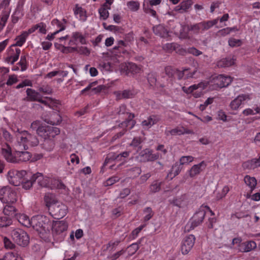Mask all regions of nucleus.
<instances>
[{
    "label": "nucleus",
    "mask_w": 260,
    "mask_h": 260,
    "mask_svg": "<svg viewBox=\"0 0 260 260\" xmlns=\"http://www.w3.org/2000/svg\"><path fill=\"white\" fill-rule=\"evenodd\" d=\"M30 127L35 130L39 136L45 140L43 147L47 151H51L54 146V142L51 140L55 136L59 134L60 129L56 127L50 125H42L41 122L36 120L32 122Z\"/></svg>",
    "instance_id": "nucleus-1"
},
{
    "label": "nucleus",
    "mask_w": 260,
    "mask_h": 260,
    "mask_svg": "<svg viewBox=\"0 0 260 260\" xmlns=\"http://www.w3.org/2000/svg\"><path fill=\"white\" fill-rule=\"evenodd\" d=\"M44 202L50 214L55 219H60L67 214L68 208L64 204L56 201L54 197L46 194L44 197Z\"/></svg>",
    "instance_id": "nucleus-2"
},
{
    "label": "nucleus",
    "mask_w": 260,
    "mask_h": 260,
    "mask_svg": "<svg viewBox=\"0 0 260 260\" xmlns=\"http://www.w3.org/2000/svg\"><path fill=\"white\" fill-rule=\"evenodd\" d=\"M116 112L119 115L125 114H128L129 115L128 118V119L123 121L119 124V127L122 128V130L113 137L112 141H115L117 139L121 137L125 134L127 129H132L135 124V121L133 120L135 117L134 114L127 112L126 106L125 105H121L117 108Z\"/></svg>",
    "instance_id": "nucleus-3"
},
{
    "label": "nucleus",
    "mask_w": 260,
    "mask_h": 260,
    "mask_svg": "<svg viewBox=\"0 0 260 260\" xmlns=\"http://www.w3.org/2000/svg\"><path fill=\"white\" fill-rule=\"evenodd\" d=\"M2 153L8 162H18V161L26 162L31 158V155L28 151H17L16 156H14L12 153L11 147L7 144L6 147L2 148Z\"/></svg>",
    "instance_id": "nucleus-4"
},
{
    "label": "nucleus",
    "mask_w": 260,
    "mask_h": 260,
    "mask_svg": "<svg viewBox=\"0 0 260 260\" xmlns=\"http://www.w3.org/2000/svg\"><path fill=\"white\" fill-rule=\"evenodd\" d=\"M206 210L211 213V215H214V212L208 206H202L192 216L190 221L185 226V230L189 231L193 230L196 227L201 224L206 214Z\"/></svg>",
    "instance_id": "nucleus-5"
},
{
    "label": "nucleus",
    "mask_w": 260,
    "mask_h": 260,
    "mask_svg": "<svg viewBox=\"0 0 260 260\" xmlns=\"http://www.w3.org/2000/svg\"><path fill=\"white\" fill-rule=\"evenodd\" d=\"M51 225V221L42 215L34 216L30 219V227L40 233L48 231Z\"/></svg>",
    "instance_id": "nucleus-6"
},
{
    "label": "nucleus",
    "mask_w": 260,
    "mask_h": 260,
    "mask_svg": "<svg viewBox=\"0 0 260 260\" xmlns=\"http://www.w3.org/2000/svg\"><path fill=\"white\" fill-rule=\"evenodd\" d=\"M17 137L19 145H22L25 150L28 148V146H35L39 143V141L36 136L32 135L25 131L18 129Z\"/></svg>",
    "instance_id": "nucleus-7"
},
{
    "label": "nucleus",
    "mask_w": 260,
    "mask_h": 260,
    "mask_svg": "<svg viewBox=\"0 0 260 260\" xmlns=\"http://www.w3.org/2000/svg\"><path fill=\"white\" fill-rule=\"evenodd\" d=\"M51 228L52 230V234L54 238L58 241H62L66 236V232L68 229V225L64 221H57L51 223Z\"/></svg>",
    "instance_id": "nucleus-8"
},
{
    "label": "nucleus",
    "mask_w": 260,
    "mask_h": 260,
    "mask_svg": "<svg viewBox=\"0 0 260 260\" xmlns=\"http://www.w3.org/2000/svg\"><path fill=\"white\" fill-rule=\"evenodd\" d=\"M17 200L16 192L11 187L6 186L0 189V200L3 204H15Z\"/></svg>",
    "instance_id": "nucleus-9"
},
{
    "label": "nucleus",
    "mask_w": 260,
    "mask_h": 260,
    "mask_svg": "<svg viewBox=\"0 0 260 260\" xmlns=\"http://www.w3.org/2000/svg\"><path fill=\"white\" fill-rule=\"evenodd\" d=\"M59 43H61L67 40H69V45H77L79 43L82 45H86L87 43L86 40V36L85 35L82 34L80 31L73 32L72 34L71 37H70L69 35L60 37L58 39Z\"/></svg>",
    "instance_id": "nucleus-10"
},
{
    "label": "nucleus",
    "mask_w": 260,
    "mask_h": 260,
    "mask_svg": "<svg viewBox=\"0 0 260 260\" xmlns=\"http://www.w3.org/2000/svg\"><path fill=\"white\" fill-rule=\"evenodd\" d=\"M12 237L13 240L19 246L25 247L29 243V237L24 231L16 229L12 232Z\"/></svg>",
    "instance_id": "nucleus-11"
},
{
    "label": "nucleus",
    "mask_w": 260,
    "mask_h": 260,
    "mask_svg": "<svg viewBox=\"0 0 260 260\" xmlns=\"http://www.w3.org/2000/svg\"><path fill=\"white\" fill-rule=\"evenodd\" d=\"M27 175L24 170L17 171L12 170L8 173L7 178L9 182L14 186H19L23 181V178Z\"/></svg>",
    "instance_id": "nucleus-12"
},
{
    "label": "nucleus",
    "mask_w": 260,
    "mask_h": 260,
    "mask_svg": "<svg viewBox=\"0 0 260 260\" xmlns=\"http://www.w3.org/2000/svg\"><path fill=\"white\" fill-rule=\"evenodd\" d=\"M208 82L204 81L201 82L197 84L192 85L189 87L183 86L182 89L187 94L192 93L195 98L200 97L202 94V90L208 86Z\"/></svg>",
    "instance_id": "nucleus-13"
},
{
    "label": "nucleus",
    "mask_w": 260,
    "mask_h": 260,
    "mask_svg": "<svg viewBox=\"0 0 260 260\" xmlns=\"http://www.w3.org/2000/svg\"><path fill=\"white\" fill-rule=\"evenodd\" d=\"M251 99V95L248 93L239 94L236 98L232 101L230 106L232 110H237L244 102Z\"/></svg>",
    "instance_id": "nucleus-14"
},
{
    "label": "nucleus",
    "mask_w": 260,
    "mask_h": 260,
    "mask_svg": "<svg viewBox=\"0 0 260 260\" xmlns=\"http://www.w3.org/2000/svg\"><path fill=\"white\" fill-rule=\"evenodd\" d=\"M196 238L193 235L186 236L183 240L181 245V252L183 254H187L193 247Z\"/></svg>",
    "instance_id": "nucleus-15"
},
{
    "label": "nucleus",
    "mask_w": 260,
    "mask_h": 260,
    "mask_svg": "<svg viewBox=\"0 0 260 260\" xmlns=\"http://www.w3.org/2000/svg\"><path fill=\"white\" fill-rule=\"evenodd\" d=\"M75 17L81 22H85L87 20V11L79 4H76L73 9Z\"/></svg>",
    "instance_id": "nucleus-16"
},
{
    "label": "nucleus",
    "mask_w": 260,
    "mask_h": 260,
    "mask_svg": "<svg viewBox=\"0 0 260 260\" xmlns=\"http://www.w3.org/2000/svg\"><path fill=\"white\" fill-rule=\"evenodd\" d=\"M188 29L193 34L198 35L202 34L205 31L209 29L208 25L206 21H203L199 23H197L192 25H190Z\"/></svg>",
    "instance_id": "nucleus-17"
},
{
    "label": "nucleus",
    "mask_w": 260,
    "mask_h": 260,
    "mask_svg": "<svg viewBox=\"0 0 260 260\" xmlns=\"http://www.w3.org/2000/svg\"><path fill=\"white\" fill-rule=\"evenodd\" d=\"M129 155V152L128 151H124L120 154L109 153L104 162H108L109 161H121L122 162H124L126 161V158Z\"/></svg>",
    "instance_id": "nucleus-18"
},
{
    "label": "nucleus",
    "mask_w": 260,
    "mask_h": 260,
    "mask_svg": "<svg viewBox=\"0 0 260 260\" xmlns=\"http://www.w3.org/2000/svg\"><path fill=\"white\" fill-rule=\"evenodd\" d=\"M162 49L168 53H172L175 51L178 54L183 55L186 52L185 49L181 48L180 45L176 43H167L163 46Z\"/></svg>",
    "instance_id": "nucleus-19"
},
{
    "label": "nucleus",
    "mask_w": 260,
    "mask_h": 260,
    "mask_svg": "<svg viewBox=\"0 0 260 260\" xmlns=\"http://www.w3.org/2000/svg\"><path fill=\"white\" fill-rule=\"evenodd\" d=\"M232 81V78L229 76L219 75L214 80L215 83L220 88L228 86Z\"/></svg>",
    "instance_id": "nucleus-20"
},
{
    "label": "nucleus",
    "mask_w": 260,
    "mask_h": 260,
    "mask_svg": "<svg viewBox=\"0 0 260 260\" xmlns=\"http://www.w3.org/2000/svg\"><path fill=\"white\" fill-rule=\"evenodd\" d=\"M27 97L29 101H38L46 104V101L42 100V95L39 92L31 88H27L26 91Z\"/></svg>",
    "instance_id": "nucleus-21"
},
{
    "label": "nucleus",
    "mask_w": 260,
    "mask_h": 260,
    "mask_svg": "<svg viewBox=\"0 0 260 260\" xmlns=\"http://www.w3.org/2000/svg\"><path fill=\"white\" fill-rule=\"evenodd\" d=\"M50 178L44 177L43 175L40 173H37L32 175V179L35 182L37 181L38 184L42 187H49L50 184Z\"/></svg>",
    "instance_id": "nucleus-22"
},
{
    "label": "nucleus",
    "mask_w": 260,
    "mask_h": 260,
    "mask_svg": "<svg viewBox=\"0 0 260 260\" xmlns=\"http://www.w3.org/2000/svg\"><path fill=\"white\" fill-rule=\"evenodd\" d=\"M121 69L125 71L126 75H128L129 73L135 74L139 73L141 71V68L132 62H128L122 65Z\"/></svg>",
    "instance_id": "nucleus-23"
},
{
    "label": "nucleus",
    "mask_w": 260,
    "mask_h": 260,
    "mask_svg": "<svg viewBox=\"0 0 260 260\" xmlns=\"http://www.w3.org/2000/svg\"><path fill=\"white\" fill-rule=\"evenodd\" d=\"M197 72L196 70L191 71L189 68H184L182 71L178 72V79H189L195 78L194 75Z\"/></svg>",
    "instance_id": "nucleus-24"
},
{
    "label": "nucleus",
    "mask_w": 260,
    "mask_h": 260,
    "mask_svg": "<svg viewBox=\"0 0 260 260\" xmlns=\"http://www.w3.org/2000/svg\"><path fill=\"white\" fill-rule=\"evenodd\" d=\"M18 211L14 206V204H5L4 206L3 213L5 216L10 217H15L17 215Z\"/></svg>",
    "instance_id": "nucleus-25"
},
{
    "label": "nucleus",
    "mask_w": 260,
    "mask_h": 260,
    "mask_svg": "<svg viewBox=\"0 0 260 260\" xmlns=\"http://www.w3.org/2000/svg\"><path fill=\"white\" fill-rule=\"evenodd\" d=\"M192 132L191 130L185 128L184 127H177L171 130L166 131L165 134L167 136L181 135L185 134H190Z\"/></svg>",
    "instance_id": "nucleus-26"
},
{
    "label": "nucleus",
    "mask_w": 260,
    "mask_h": 260,
    "mask_svg": "<svg viewBox=\"0 0 260 260\" xmlns=\"http://www.w3.org/2000/svg\"><path fill=\"white\" fill-rule=\"evenodd\" d=\"M67 23L68 20L66 18H63L61 20H59L57 19H53L51 21L52 25L57 29L55 31L58 34L66 29Z\"/></svg>",
    "instance_id": "nucleus-27"
},
{
    "label": "nucleus",
    "mask_w": 260,
    "mask_h": 260,
    "mask_svg": "<svg viewBox=\"0 0 260 260\" xmlns=\"http://www.w3.org/2000/svg\"><path fill=\"white\" fill-rule=\"evenodd\" d=\"M192 4V0L184 1L175 7V10L181 13L186 12L191 8Z\"/></svg>",
    "instance_id": "nucleus-28"
},
{
    "label": "nucleus",
    "mask_w": 260,
    "mask_h": 260,
    "mask_svg": "<svg viewBox=\"0 0 260 260\" xmlns=\"http://www.w3.org/2000/svg\"><path fill=\"white\" fill-rule=\"evenodd\" d=\"M21 50L19 48H15L14 51L11 47L9 55L7 57L6 61L13 64L18 59Z\"/></svg>",
    "instance_id": "nucleus-29"
},
{
    "label": "nucleus",
    "mask_w": 260,
    "mask_h": 260,
    "mask_svg": "<svg viewBox=\"0 0 260 260\" xmlns=\"http://www.w3.org/2000/svg\"><path fill=\"white\" fill-rule=\"evenodd\" d=\"M154 33L161 38H168L169 36L167 29L161 24L155 26L153 28Z\"/></svg>",
    "instance_id": "nucleus-30"
},
{
    "label": "nucleus",
    "mask_w": 260,
    "mask_h": 260,
    "mask_svg": "<svg viewBox=\"0 0 260 260\" xmlns=\"http://www.w3.org/2000/svg\"><path fill=\"white\" fill-rule=\"evenodd\" d=\"M50 184L49 188L51 189H59L64 190L66 192L67 187L66 185L59 180L54 178L49 179Z\"/></svg>",
    "instance_id": "nucleus-31"
},
{
    "label": "nucleus",
    "mask_w": 260,
    "mask_h": 260,
    "mask_svg": "<svg viewBox=\"0 0 260 260\" xmlns=\"http://www.w3.org/2000/svg\"><path fill=\"white\" fill-rule=\"evenodd\" d=\"M159 120L157 116H150L147 119L142 122V125L144 128H149L154 124H156Z\"/></svg>",
    "instance_id": "nucleus-32"
},
{
    "label": "nucleus",
    "mask_w": 260,
    "mask_h": 260,
    "mask_svg": "<svg viewBox=\"0 0 260 260\" xmlns=\"http://www.w3.org/2000/svg\"><path fill=\"white\" fill-rule=\"evenodd\" d=\"M116 99L119 100L122 99H129L133 98V94L130 90H124L123 91H116L114 92Z\"/></svg>",
    "instance_id": "nucleus-33"
},
{
    "label": "nucleus",
    "mask_w": 260,
    "mask_h": 260,
    "mask_svg": "<svg viewBox=\"0 0 260 260\" xmlns=\"http://www.w3.org/2000/svg\"><path fill=\"white\" fill-rule=\"evenodd\" d=\"M184 164H175L172 167L170 172L168 173L167 177L172 179L174 177L179 174Z\"/></svg>",
    "instance_id": "nucleus-34"
},
{
    "label": "nucleus",
    "mask_w": 260,
    "mask_h": 260,
    "mask_svg": "<svg viewBox=\"0 0 260 260\" xmlns=\"http://www.w3.org/2000/svg\"><path fill=\"white\" fill-rule=\"evenodd\" d=\"M234 63L235 59L233 57H228L218 61L217 65L219 68H226L232 66Z\"/></svg>",
    "instance_id": "nucleus-35"
},
{
    "label": "nucleus",
    "mask_w": 260,
    "mask_h": 260,
    "mask_svg": "<svg viewBox=\"0 0 260 260\" xmlns=\"http://www.w3.org/2000/svg\"><path fill=\"white\" fill-rule=\"evenodd\" d=\"M244 182L250 189V193L255 189L257 184V181L253 177L246 175L244 179Z\"/></svg>",
    "instance_id": "nucleus-36"
},
{
    "label": "nucleus",
    "mask_w": 260,
    "mask_h": 260,
    "mask_svg": "<svg viewBox=\"0 0 260 260\" xmlns=\"http://www.w3.org/2000/svg\"><path fill=\"white\" fill-rule=\"evenodd\" d=\"M187 196L183 194L180 197L173 199L171 201V203L179 207H183L187 205Z\"/></svg>",
    "instance_id": "nucleus-37"
},
{
    "label": "nucleus",
    "mask_w": 260,
    "mask_h": 260,
    "mask_svg": "<svg viewBox=\"0 0 260 260\" xmlns=\"http://www.w3.org/2000/svg\"><path fill=\"white\" fill-rule=\"evenodd\" d=\"M15 217L22 225L27 228L30 227V219L28 216L24 214H18L17 213Z\"/></svg>",
    "instance_id": "nucleus-38"
},
{
    "label": "nucleus",
    "mask_w": 260,
    "mask_h": 260,
    "mask_svg": "<svg viewBox=\"0 0 260 260\" xmlns=\"http://www.w3.org/2000/svg\"><path fill=\"white\" fill-rule=\"evenodd\" d=\"M206 167L205 164H197L193 165L189 171L190 177H192L199 174L201 171Z\"/></svg>",
    "instance_id": "nucleus-39"
},
{
    "label": "nucleus",
    "mask_w": 260,
    "mask_h": 260,
    "mask_svg": "<svg viewBox=\"0 0 260 260\" xmlns=\"http://www.w3.org/2000/svg\"><path fill=\"white\" fill-rule=\"evenodd\" d=\"M143 157L148 161H153L158 158L159 155L158 153H153L151 150L146 149L145 151V153L143 155Z\"/></svg>",
    "instance_id": "nucleus-40"
},
{
    "label": "nucleus",
    "mask_w": 260,
    "mask_h": 260,
    "mask_svg": "<svg viewBox=\"0 0 260 260\" xmlns=\"http://www.w3.org/2000/svg\"><path fill=\"white\" fill-rule=\"evenodd\" d=\"M28 36L26 35L25 32L23 31L21 35L17 37L16 38V42L15 44L11 46V47L15 46L21 47L26 42Z\"/></svg>",
    "instance_id": "nucleus-41"
},
{
    "label": "nucleus",
    "mask_w": 260,
    "mask_h": 260,
    "mask_svg": "<svg viewBox=\"0 0 260 260\" xmlns=\"http://www.w3.org/2000/svg\"><path fill=\"white\" fill-rule=\"evenodd\" d=\"M11 12V9H3L1 15L0 16V23L6 24L9 18Z\"/></svg>",
    "instance_id": "nucleus-42"
},
{
    "label": "nucleus",
    "mask_w": 260,
    "mask_h": 260,
    "mask_svg": "<svg viewBox=\"0 0 260 260\" xmlns=\"http://www.w3.org/2000/svg\"><path fill=\"white\" fill-rule=\"evenodd\" d=\"M32 179V176H31L30 179H27L25 178V176L23 178V181L21 183L22 184V188L27 190L30 189L34 183L35 182V180Z\"/></svg>",
    "instance_id": "nucleus-43"
},
{
    "label": "nucleus",
    "mask_w": 260,
    "mask_h": 260,
    "mask_svg": "<svg viewBox=\"0 0 260 260\" xmlns=\"http://www.w3.org/2000/svg\"><path fill=\"white\" fill-rule=\"evenodd\" d=\"M128 9L133 11L136 12L140 9V3L137 1H131L127 2L126 4Z\"/></svg>",
    "instance_id": "nucleus-44"
},
{
    "label": "nucleus",
    "mask_w": 260,
    "mask_h": 260,
    "mask_svg": "<svg viewBox=\"0 0 260 260\" xmlns=\"http://www.w3.org/2000/svg\"><path fill=\"white\" fill-rule=\"evenodd\" d=\"M165 70L166 74L169 77L176 76L178 78V72H179L180 70L174 68L171 66L166 67Z\"/></svg>",
    "instance_id": "nucleus-45"
},
{
    "label": "nucleus",
    "mask_w": 260,
    "mask_h": 260,
    "mask_svg": "<svg viewBox=\"0 0 260 260\" xmlns=\"http://www.w3.org/2000/svg\"><path fill=\"white\" fill-rule=\"evenodd\" d=\"M143 213L145 214L143 220L144 222L149 220L153 215V212L150 207H146L143 210Z\"/></svg>",
    "instance_id": "nucleus-46"
},
{
    "label": "nucleus",
    "mask_w": 260,
    "mask_h": 260,
    "mask_svg": "<svg viewBox=\"0 0 260 260\" xmlns=\"http://www.w3.org/2000/svg\"><path fill=\"white\" fill-rule=\"evenodd\" d=\"M146 223H144L134 229L130 235V238L132 240L135 239L139 236L141 231L146 226Z\"/></svg>",
    "instance_id": "nucleus-47"
},
{
    "label": "nucleus",
    "mask_w": 260,
    "mask_h": 260,
    "mask_svg": "<svg viewBox=\"0 0 260 260\" xmlns=\"http://www.w3.org/2000/svg\"><path fill=\"white\" fill-rule=\"evenodd\" d=\"M0 260H22L21 257L13 252L7 253Z\"/></svg>",
    "instance_id": "nucleus-48"
},
{
    "label": "nucleus",
    "mask_w": 260,
    "mask_h": 260,
    "mask_svg": "<svg viewBox=\"0 0 260 260\" xmlns=\"http://www.w3.org/2000/svg\"><path fill=\"white\" fill-rule=\"evenodd\" d=\"M12 223V219L6 216L0 217V227L10 225Z\"/></svg>",
    "instance_id": "nucleus-49"
},
{
    "label": "nucleus",
    "mask_w": 260,
    "mask_h": 260,
    "mask_svg": "<svg viewBox=\"0 0 260 260\" xmlns=\"http://www.w3.org/2000/svg\"><path fill=\"white\" fill-rule=\"evenodd\" d=\"M109 9L103 6H102L99 9V13L100 15V19L103 20H106L109 16V12L108 11Z\"/></svg>",
    "instance_id": "nucleus-50"
},
{
    "label": "nucleus",
    "mask_w": 260,
    "mask_h": 260,
    "mask_svg": "<svg viewBox=\"0 0 260 260\" xmlns=\"http://www.w3.org/2000/svg\"><path fill=\"white\" fill-rule=\"evenodd\" d=\"M138 249V244L137 243H133L128 246L125 250L127 251L129 255H132L136 252Z\"/></svg>",
    "instance_id": "nucleus-51"
},
{
    "label": "nucleus",
    "mask_w": 260,
    "mask_h": 260,
    "mask_svg": "<svg viewBox=\"0 0 260 260\" xmlns=\"http://www.w3.org/2000/svg\"><path fill=\"white\" fill-rule=\"evenodd\" d=\"M245 244L244 246H245L244 250H246V252H249L256 247V244L253 241L245 242Z\"/></svg>",
    "instance_id": "nucleus-52"
},
{
    "label": "nucleus",
    "mask_w": 260,
    "mask_h": 260,
    "mask_svg": "<svg viewBox=\"0 0 260 260\" xmlns=\"http://www.w3.org/2000/svg\"><path fill=\"white\" fill-rule=\"evenodd\" d=\"M126 46V43L122 41H118L117 43V45L113 48L114 50H117L119 53H124L123 48Z\"/></svg>",
    "instance_id": "nucleus-53"
},
{
    "label": "nucleus",
    "mask_w": 260,
    "mask_h": 260,
    "mask_svg": "<svg viewBox=\"0 0 260 260\" xmlns=\"http://www.w3.org/2000/svg\"><path fill=\"white\" fill-rule=\"evenodd\" d=\"M230 188L228 186H224L221 192H219L216 195V199L218 200H221L224 198L226 194L229 192Z\"/></svg>",
    "instance_id": "nucleus-54"
},
{
    "label": "nucleus",
    "mask_w": 260,
    "mask_h": 260,
    "mask_svg": "<svg viewBox=\"0 0 260 260\" xmlns=\"http://www.w3.org/2000/svg\"><path fill=\"white\" fill-rule=\"evenodd\" d=\"M19 65L21 67V71L23 72L25 71L28 67V63L25 55L21 56L20 60L18 62Z\"/></svg>",
    "instance_id": "nucleus-55"
},
{
    "label": "nucleus",
    "mask_w": 260,
    "mask_h": 260,
    "mask_svg": "<svg viewBox=\"0 0 260 260\" xmlns=\"http://www.w3.org/2000/svg\"><path fill=\"white\" fill-rule=\"evenodd\" d=\"M141 172V170L139 167H135L129 170L128 175L131 178H135L138 176Z\"/></svg>",
    "instance_id": "nucleus-56"
},
{
    "label": "nucleus",
    "mask_w": 260,
    "mask_h": 260,
    "mask_svg": "<svg viewBox=\"0 0 260 260\" xmlns=\"http://www.w3.org/2000/svg\"><path fill=\"white\" fill-rule=\"evenodd\" d=\"M120 178L117 176H112L108 179L105 182L104 185L105 186H111L114 184L115 183L119 181Z\"/></svg>",
    "instance_id": "nucleus-57"
},
{
    "label": "nucleus",
    "mask_w": 260,
    "mask_h": 260,
    "mask_svg": "<svg viewBox=\"0 0 260 260\" xmlns=\"http://www.w3.org/2000/svg\"><path fill=\"white\" fill-rule=\"evenodd\" d=\"M229 45L232 47H239L242 45V41L239 39H236L235 38H231L229 39Z\"/></svg>",
    "instance_id": "nucleus-58"
},
{
    "label": "nucleus",
    "mask_w": 260,
    "mask_h": 260,
    "mask_svg": "<svg viewBox=\"0 0 260 260\" xmlns=\"http://www.w3.org/2000/svg\"><path fill=\"white\" fill-rule=\"evenodd\" d=\"M161 182H158L157 181H154L152 183L150 187V190L152 192H156L160 189Z\"/></svg>",
    "instance_id": "nucleus-59"
},
{
    "label": "nucleus",
    "mask_w": 260,
    "mask_h": 260,
    "mask_svg": "<svg viewBox=\"0 0 260 260\" xmlns=\"http://www.w3.org/2000/svg\"><path fill=\"white\" fill-rule=\"evenodd\" d=\"M37 30L38 32L42 34L47 33L46 24L44 22H40L37 24Z\"/></svg>",
    "instance_id": "nucleus-60"
},
{
    "label": "nucleus",
    "mask_w": 260,
    "mask_h": 260,
    "mask_svg": "<svg viewBox=\"0 0 260 260\" xmlns=\"http://www.w3.org/2000/svg\"><path fill=\"white\" fill-rule=\"evenodd\" d=\"M125 252L126 250L125 249H122L121 250L115 253L114 254L108 256V258L110 259L111 260H116L121 255L123 254Z\"/></svg>",
    "instance_id": "nucleus-61"
},
{
    "label": "nucleus",
    "mask_w": 260,
    "mask_h": 260,
    "mask_svg": "<svg viewBox=\"0 0 260 260\" xmlns=\"http://www.w3.org/2000/svg\"><path fill=\"white\" fill-rule=\"evenodd\" d=\"M142 143V140L140 137H135L133 139L132 143H131V146H133L134 147L139 148H141L140 145Z\"/></svg>",
    "instance_id": "nucleus-62"
},
{
    "label": "nucleus",
    "mask_w": 260,
    "mask_h": 260,
    "mask_svg": "<svg viewBox=\"0 0 260 260\" xmlns=\"http://www.w3.org/2000/svg\"><path fill=\"white\" fill-rule=\"evenodd\" d=\"M148 81L150 86H153L154 85L156 82V76L153 73H150L148 75Z\"/></svg>",
    "instance_id": "nucleus-63"
},
{
    "label": "nucleus",
    "mask_w": 260,
    "mask_h": 260,
    "mask_svg": "<svg viewBox=\"0 0 260 260\" xmlns=\"http://www.w3.org/2000/svg\"><path fill=\"white\" fill-rule=\"evenodd\" d=\"M20 11L16 10L11 15V21L13 24L16 23L19 19Z\"/></svg>",
    "instance_id": "nucleus-64"
}]
</instances>
